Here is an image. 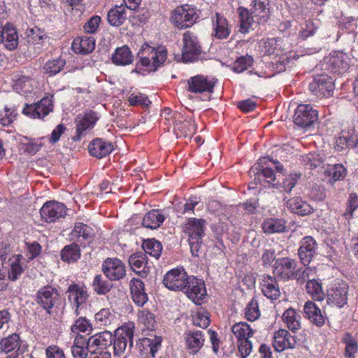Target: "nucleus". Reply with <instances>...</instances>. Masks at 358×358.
<instances>
[{
  "instance_id": "nucleus-1",
  "label": "nucleus",
  "mask_w": 358,
  "mask_h": 358,
  "mask_svg": "<svg viewBox=\"0 0 358 358\" xmlns=\"http://www.w3.org/2000/svg\"><path fill=\"white\" fill-rule=\"evenodd\" d=\"M163 283L170 290L182 291L195 304H201L206 294L204 282L194 276H188L183 268L168 271Z\"/></svg>"
},
{
  "instance_id": "nucleus-2",
  "label": "nucleus",
  "mask_w": 358,
  "mask_h": 358,
  "mask_svg": "<svg viewBox=\"0 0 358 358\" xmlns=\"http://www.w3.org/2000/svg\"><path fill=\"white\" fill-rule=\"evenodd\" d=\"M238 13L240 19L241 33H247L255 24L266 23L270 18L269 0H252L250 9L239 7Z\"/></svg>"
},
{
  "instance_id": "nucleus-3",
  "label": "nucleus",
  "mask_w": 358,
  "mask_h": 358,
  "mask_svg": "<svg viewBox=\"0 0 358 358\" xmlns=\"http://www.w3.org/2000/svg\"><path fill=\"white\" fill-rule=\"evenodd\" d=\"M141 65L149 68L150 71H155L160 67L167 58V51L165 47L159 46L157 48L144 43L138 53Z\"/></svg>"
},
{
  "instance_id": "nucleus-4",
  "label": "nucleus",
  "mask_w": 358,
  "mask_h": 358,
  "mask_svg": "<svg viewBox=\"0 0 358 358\" xmlns=\"http://www.w3.org/2000/svg\"><path fill=\"white\" fill-rule=\"evenodd\" d=\"M182 43L181 61L184 63L197 61L202 52L197 36L193 32L187 31L183 34Z\"/></svg>"
},
{
  "instance_id": "nucleus-5",
  "label": "nucleus",
  "mask_w": 358,
  "mask_h": 358,
  "mask_svg": "<svg viewBox=\"0 0 358 358\" xmlns=\"http://www.w3.org/2000/svg\"><path fill=\"white\" fill-rule=\"evenodd\" d=\"M113 350L115 356L122 355L128 343L130 348L133 346L134 331L129 327L122 326L117 328L113 334Z\"/></svg>"
},
{
  "instance_id": "nucleus-6",
  "label": "nucleus",
  "mask_w": 358,
  "mask_h": 358,
  "mask_svg": "<svg viewBox=\"0 0 358 358\" xmlns=\"http://www.w3.org/2000/svg\"><path fill=\"white\" fill-rule=\"evenodd\" d=\"M349 291L348 285L344 281L333 284L327 293V302L329 305L342 308L347 304Z\"/></svg>"
},
{
  "instance_id": "nucleus-7",
  "label": "nucleus",
  "mask_w": 358,
  "mask_h": 358,
  "mask_svg": "<svg viewBox=\"0 0 358 358\" xmlns=\"http://www.w3.org/2000/svg\"><path fill=\"white\" fill-rule=\"evenodd\" d=\"M197 18L195 10L187 4L177 7L171 15V21L179 29L192 26Z\"/></svg>"
},
{
  "instance_id": "nucleus-8",
  "label": "nucleus",
  "mask_w": 358,
  "mask_h": 358,
  "mask_svg": "<svg viewBox=\"0 0 358 358\" xmlns=\"http://www.w3.org/2000/svg\"><path fill=\"white\" fill-rule=\"evenodd\" d=\"M52 97L45 96L34 104H25L22 113L31 118H44L53 110Z\"/></svg>"
},
{
  "instance_id": "nucleus-9",
  "label": "nucleus",
  "mask_w": 358,
  "mask_h": 358,
  "mask_svg": "<svg viewBox=\"0 0 358 358\" xmlns=\"http://www.w3.org/2000/svg\"><path fill=\"white\" fill-rule=\"evenodd\" d=\"M293 119L296 125L308 128L317 120L318 112L310 104H300L295 110Z\"/></svg>"
},
{
  "instance_id": "nucleus-10",
  "label": "nucleus",
  "mask_w": 358,
  "mask_h": 358,
  "mask_svg": "<svg viewBox=\"0 0 358 358\" xmlns=\"http://www.w3.org/2000/svg\"><path fill=\"white\" fill-rule=\"evenodd\" d=\"M298 262L296 260L289 258H278L273 266V273L278 279L288 281L294 279Z\"/></svg>"
},
{
  "instance_id": "nucleus-11",
  "label": "nucleus",
  "mask_w": 358,
  "mask_h": 358,
  "mask_svg": "<svg viewBox=\"0 0 358 358\" xmlns=\"http://www.w3.org/2000/svg\"><path fill=\"white\" fill-rule=\"evenodd\" d=\"M310 90L317 97H327L334 90L333 80L328 75H318L310 83Z\"/></svg>"
},
{
  "instance_id": "nucleus-12",
  "label": "nucleus",
  "mask_w": 358,
  "mask_h": 358,
  "mask_svg": "<svg viewBox=\"0 0 358 358\" xmlns=\"http://www.w3.org/2000/svg\"><path fill=\"white\" fill-rule=\"evenodd\" d=\"M59 294L57 290L51 286H45L40 289L36 294V302L48 314H50V310L58 303Z\"/></svg>"
},
{
  "instance_id": "nucleus-13",
  "label": "nucleus",
  "mask_w": 358,
  "mask_h": 358,
  "mask_svg": "<svg viewBox=\"0 0 358 358\" xmlns=\"http://www.w3.org/2000/svg\"><path fill=\"white\" fill-rule=\"evenodd\" d=\"M41 218L47 222H52L64 217L66 214V206L59 202L47 201L40 210Z\"/></svg>"
},
{
  "instance_id": "nucleus-14",
  "label": "nucleus",
  "mask_w": 358,
  "mask_h": 358,
  "mask_svg": "<svg viewBox=\"0 0 358 358\" xmlns=\"http://www.w3.org/2000/svg\"><path fill=\"white\" fill-rule=\"evenodd\" d=\"M102 271L110 280H118L126 275L124 264L117 258H107L102 264Z\"/></svg>"
},
{
  "instance_id": "nucleus-15",
  "label": "nucleus",
  "mask_w": 358,
  "mask_h": 358,
  "mask_svg": "<svg viewBox=\"0 0 358 358\" xmlns=\"http://www.w3.org/2000/svg\"><path fill=\"white\" fill-rule=\"evenodd\" d=\"M267 159L266 157L259 159V162L257 165L252 166L250 173H253L255 176V180H261V177L264 178V180L273 187H278L280 185L279 180L277 179L274 171L271 168H264L262 164H266Z\"/></svg>"
},
{
  "instance_id": "nucleus-16",
  "label": "nucleus",
  "mask_w": 358,
  "mask_h": 358,
  "mask_svg": "<svg viewBox=\"0 0 358 358\" xmlns=\"http://www.w3.org/2000/svg\"><path fill=\"white\" fill-rule=\"evenodd\" d=\"M348 56L342 52H334L324 59L326 69L332 73H342L349 66Z\"/></svg>"
},
{
  "instance_id": "nucleus-17",
  "label": "nucleus",
  "mask_w": 358,
  "mask_h": 358,
  "mask_svg": "<svg viewBox=\"0 0 358 358\" xmlns=\"http://www.w3.org/2000/svg\"><path fill=\"white\" fill-rule=\"evenodd\" d=\"M296 344V337L286 329H280L274 333L273 346L275 351L282 352L286 349H294Z\"/></svg>"
},
{
  "instance_id": "nucleus-18",
  "label": "nucleus",
  "mask_w": 358,
  "mask_h": 358,
  "mask_svg": "<svg viewBox=\"0 0 358 358\" xmlns=\"http://www.w3.org/2000/svg\"><path fill=\"white\" fill-rule=\"evenodd\" d=\"M87 340L88 345L92 348L91 352L96 353V350H103L110 348L113 337L109 331H104L90 336Z\"/></svg>"
},
{
  "instance_id": "nucleus-19",
  "label": "nucleus",
  "mask_w": 358,
  "mask_h": 358,
  "mask_svg": "<svg viewBox=\"0 0 358 358\" xmlns=\"http://www.w3.org/2000/svg\"><path fill=\"white\" fill-rule=\"evenodd\" d=\"M358 144V133L354 128L343 129L336 140L335 148L338 151L353 148Z\"/></svg>"
},
{
  "instance_id": "nucleus-20",
  "label": "nucleus",
  "mask_w": 358,
  "mask_h": 358,
  "mask_svg": "<svg viewBox=\"0 0 358 358\" xmlns=\"http://www.w3.org/2000/svg\"><path fill=\"white\" fill-rule=\"evenodd\" d=\"M188 90L193 93L213 92L215 82L202 75L191 77L187 80Z\"/></svg>"
},
{
  "instance_id": "nucleus-21",
  "label": "nucleus",
  "mask_w": 358,
  "mask_h": 358,
  "mask_svg": "<svg viewBox=\"0 0 358 358\" xmlns=\"http://www.w3.org/2000/svg\"><path fill=\"white\" fill-rule=\"evenodd\" d=\"M317 243L311 236H306L302 239L301 245L298 250L301 262L306 266L311 262L316 253Z\"/></svg>"
},
{
  "instance_id": "nucleus-22",
  "label": "nucleus",
  "mask_w": 358,
  "mask_h": 358,
  "mask_svg": "<svg viewBox=\"0 0 358 358\" xmlns=\"http://www.w3.org/2000/svg\"><path fill=\"white\" fill-rule=\"evenodd\" d=\"M18 39L17 31L13 25L7 24L3 27H0V43H3L7 50L16 49Z\"/></svg>"
},
{
  "instance_id": "nucleus-23",
  "label": "nucleus",
  "mask_w": 358,
  "mask_h": 358,
  "mask_svg": "<svg viewBox=\"0 0 358 358\" xmlns=\"http://www.w3.org/2000/svg\"><path fill=\"white\" fill-rule=\"evenodd\" d=\"M277 277L264 275L262 278L261 288L264 295L271 299L276 300L280 295V290L277 282Z\"/></svg>"
},
{
  "instance_id": "nucleus-24",
  "label": "nucleus",
  "mask_w": 358,
  "mask_h": 358,
  "mask_svg": "<svg viewBox=\"0 0 358 358\" xmlns=\"http://www.w3.org/2000/svg\"><path fill=\"white\" fill-rule=\"evenodd\" d=\"M129 286L133 301L138 306H143L148 300L144 283L141 280L134 278L131 280Z\"/></svg>"
},
{
  "instance_id": "nucleus-25",
  "label": "nucleus",
  "mask_w": 358,
  "mask_h": 358,
  "mask_svg": "<svg viewBox=\"0 0 358 358\" xmlns=\"http://www.w3.org/2000/svg\"><path fill=\"white\" fill-rule=\"evenodd\" d=\"M98 117L94 111L90 110L86 113L83 117L77 121L76 125V135L73 137L74 141L80 140L87 129H89L94 126Z\"/></svg>"
},
{
  "instance_id": "nucleus-26",
  "label": "nucleus",
  "mask_w": 358,
  "mask_h": 358,
  "mask_svg": "<svg viewBox=\"0 0 358 358\" xmlns=\"http://www.w3.org/2000/svg\"><path fill=\"white\" fill-rule=\"evenodd\" d=\"M206 220L203 219L189 218L182 227L183 232L190 238H203Z\"/></svg>"
},
{
  "instance_id": "nucleus-27",
  "label": "nucleus",
  "mask_w": 358,
  "mask_h": 358,
  "mask_svg": "<svg viewBox=\"0 0 358 358\" xmlns=\"http://www.w3.org/2000/svg\"><path fill=\"white\" fill-rule=\"evenodd\" d=\"M92 236L93 229L81 222L76 223L74 229L71 233V238L83 247H85L86 241L91 239Z\"/></svg>"
},
{
  "instance_id": "nucleus-28",
  "label": "nucleus",
  "mask_w": 358,
  "mask_h": 358,
  "mask_svg": "<svg viewBox=\"0 0 358 358\" xmlns=\"http://www.w3.org/2000/svg\"><path fill=\"white\" fill-rule=\"evenodd\" d=\"M212 21L213 24V36L220 40L227 38L231 33L227 20L222 15L216 13L215 17L212 18Z\"/></svg>"
},
{
  "instance_id": "nucleus-29",
  "label": "nucleus",
  "mask_w": 358,
  "mask_h": 358,
  "mask_svg": "<svg viewBox=\"0 0 358 358\" xmlns=\"http://www.w3.org/2000/svg\"><path fill=\"white\" fill-rule=\"evenodd\" d=\"M71 48L76 53L87 55L95 48V38L87 36L77 37L73 40Z\"/></svg>"
},
{
  "instance_id": "nucleus-30",
  "label": "nucleus",
  "mask_w": 358,
  "mask_h": 358,
  "mask_svg": "<svg viewBox=\"0 0 358 358\" xmlns=\"http://www.w3.org/2000/svg\"><path fill=\"white\" fill-rule=\"evenodd\" d=\"M88 149L91 155L101 159L111 152L113 145L102 138H96L90 143Z\"/></svg>"
},
{
  "instance_id": "nucleus-31",
  "label": "nucleus",
  "mask_w": 358,
  "mask_h": 358,
  "mask_svg": "<svg viewBox=\"0 0 358 358\" xmlns=\"http://www.w3.org/2000/svg\"><path fill=\"white\" fill-rule=\"evenodd\" d=\"M185 339L187 348L192 354L197 353L205 341L201 331H187L185 333Z\"/></svg>"
},
{
  "instance_id": "nucleus-32",
  "label": "nucleus",
  "mask_w": 358,
  "mask_h": 358,
  "mask_svg": "<svg viewBox=\"0 0 358 358\" xmlns=\"http://www.w3.org/2000/svg\"><path fill=\"white\" fill-rule=\"evenodd\" d=\"M303 310L313 324L320 327L324 324L326 317L313 301H307L304 305Z\"/></svg>"
},
{
  "instance_id": "nucleus-33",
  "label": "nucleus",
  "mask_w": 358,
  "mask_h": 358,
  "mask_svg": "<svg viewBox=\"0 0 358 358\" xmlns=\"http://www.w3.org/2000/svg\"><path fill=\"white\" fill-rule=\"evenodd\" d=\"M286 206L292 213L301 216L308 215L313 211V208L309 203L298 196L288 199Z\"/></svg>"
},
{
  "instance_id": "nucleus-34",
  "label": "nucleus",
  "mask_w": 358,
  "mask_h": 358,
  "mask_svg": "<svg viewBox=\"0 0 358 358\" xmlns=\"http://www.w3.org/2000/svg\"><path fill=\"white\" fill-rule=\"evenodd\" d=\"M69 294V299L76 306L75 313L79 315L78 308L84 303L87 299V292L76 284L71 285L66 292Z\"/></svg>"
},
{
  "instance_id": "nucleus-35",
  "label": "nucleus",
  "mask_w": 358,
  "mask_h": 358,
  "mask_svg": "<svg viewBox=\"0 0 358 358\" xmlns=\"http://www.w3.org/2000/svg\"><path fill=\"white\" fill-rule=\"evenodd\" d=\"M134 55L127 45L116 48L111 57L113 64L117 66H126L131 64L134 61Z\"/></svg>"
},
{
  "instance_id": "nucleus-36",
  "label": "nucleus",
  "mask_w": 358,
  "mask_h": 358,
  "mask_svg": "<svg viewBox=\"0 0 358 358\" xmlns=\"http://www.w3.org/2000/svg\"><path fill=\"white\" fill-rule=\"evenodd\" d=\"M92 348L88 345V340L83 336H77L71 346V353L74 358H87Z\"/></svg>"
},
{
  "instance_id": "nucleus-37",
  "label": "nucleus",
  "mask_w": 358,
  "mask_h": 358,
  "mask_svg": "<svg viewBox=\"0 0 358 358\" xmlns=\"http://www.w3.org/2000/svg\"><path fill=\"white\" fill-rule=\"evenodd\" d=\"M127 19L126 8L123 4L115 6L110 9L107 14L108 23L113 27L121 26Z\"/></svg>"
},
{
  "instance_id": "nucleus-38",
  "label": "nucleus",
  "mask_w": 358,
  "mask_h": 358,
  "mask_svg": "<svg viewBox=\"0 0 358 358\" xmlns=\"http://www.w3.org/2000/svg\"><path fill=\"white\" fill-rule=\"evenodd\" d=\"M164 220V215L159 210L155 209L145 214L142 224L144 227L155 229L160 227Z\"/></svg>"
},
{
  "instance_id": "nucleus-39",
  "label": "nucleus",
  "mask_w": 358,
  "mask_h": 358,
  "mask_svg": "<svg viewBox=\"0 0 358 358\" xmlns=\"http://www.w3.org/2000/svg\"><path fill=\"white\" fill-rule=\"evenodd\" d=\"M20 149L24 153L34 155L37 153L43 146L42 143H39L38 140L27 136H22L20 139Z\"/></svg>"
},
{
  "instance_id": "nucleus-40",
  "label": "nucleus",
  "mask_w": 358,
  "mask_h": 358,
  "mask_svg": "<svg viewBox=\"0 0 358 358\" xmlns=\"http://www.w3.org/2000/svg\"><path fill=\"white\" fill-rule=\"evenodd\" d=\"M262 228L266 234L284 232L286 228L285 222L280 219L269 218L264 220Z\"/></svg>"
},
{
  "instance_id": "nucleus-41",
  "label": "nucleus",
  "mask_w": 358,
  "mask_h": 358,
  "mask_svg": "<svg viewBox=\"0 0 358 358\" xmlns=\"http://www.w3.org/2000/svg\"><path fill=\"white\" fill-rule=\"evenodd\" d=\"M80 244L73 242L65 246L61 252V258L64 262H75L80 257Z\"/></svg>"
},
{
  "instance_id": "nucleus-42",
  "label": "nucleus",
  "mask_w": 358,
  "mask_h": 358,
  "mask_svg": "<svg viewBox=\"0 0 358 358\" xmlns=\"http://www.w3.org/2000/svg\"><path fill=\"white\" fill-rule=\"evenodd\" d=\"M231 331L238 341L249 339L254 334V331L246 322H238L231 327Z\"/></svg>"
},
{
  "instance_id": "nucleus-43",
  "label": "nucleus",
  "mask_w": 358,
  "mask_h": 358,
  "mask_svg": "<svg viewBox=\"0 0 358 358\" xmlns=\"http://www.w3.org/2000/svg\"><path fill=\"white\" fill-rule=\"evenodd\" d=\"M20 336L13 334L0 341V352L8 354L20 346Z\"/></svg>"
},
{
  "instance_id": "nucleus-44",
  "label": "nucleus",
  "mask_w": 358,
  "mask_h": 358,
  "mask_svg": "<svg viewBox=\"0 0 358 358\" xmlns=\"http://www.w3.org/2000/svg\"><path fill=\"white\" fill-rule=\"evenodd\" d=\"M283 320L287 327L293 332H295L301 328L299 321L300 315L293 308H289L285 311L282 315Z\"/></svg>"
},
{
  "instance_id": "nucleus-45",
  "label": "nucleus",
  "mask_w": 358,
  "mask_h": 358,
  "mask_svg": "<svg viewBox=\"0 0 358 358\" xmlns=\"http://www.w3.org/2000/svg\"><path fill=\"white\" fill-rule=\"evenodd\" d=\"M22 258V255H14L12 257L9 258L8 265L9 270L8 272V279L12 281H15L17 280L18 277L22 274L23 269L20 264V259Z\"/></svg>"
},
{
  "instance_id": "nucleus-46",
  "label": "nucleus",
  "mask_w": 358,
  "mask_h": 358,
  "mask_svg": "<svg viewBox=\"0 0 358 358\" xmlns=\"http://www.w3.org/2000/svg\"><path fill=\"white\" fill-rule=\"evenodd\" d=\"M306 289L307 293L316 301H322L325 297V293L322 289V285L317 280L312 279L306 282Z\"/></svg>"
},
{
  "instance_id": "nucleus-47",
  "label": "nucleus",
  "mask_w": 358,
  "mask_h": 358,
  "mask_svg": "<svg viewBox=\"0 0 358 358\" xmlns=\"http://www.w3.org/2000/svg\"><path fill=\"white\" fill-rule=\"evenodd\" d=\"M25 38L29 43L42 44L44 39L47 38V36L44 30L35 27L27 30L25 33Z\"/></svg>"
},
{
  "instance_id": "nucleus-48",
  "label": "nucleus",
  "mask_w": 358,
  "mask_h": 358,
  "mask_svg": "<svg viewBox=\"0 0 358 358\" xmlns=\"http://www.w3.org/2000/svg\"><path fill=\"white\" fill-rule=\"evenodd\" d=\"M174 129L178 137L190 136L196 129L194 122L189 120H184L182 122H176Z\"/></svg>"
},
{
  "instance_id": "nucleus-49",
  "label": "nucleus",
  "mask_w": 358,
  "mask_h": 358,
  "mask_svg": "<svg viewBox=\"0 0 358 358\" xmlns=\"http://www.w3.org/2000/svg\"><path fill=\"white\" fill-rule=\"evenodd\" d=\"M143 248L150 256L159 259L162 254V245L155 239H148L143 242Z\"/></svg>"
},
{
  "instance_id": "nucleus-50",
  "label": "nucleus",
  "mask_w": 358,
  "mask_h": 358,
  "mask_svg": "<svg viewBox=\"0 0 358 358\" xmlns=\"http://www.w3.org/2000/svg\"><path fill=\"white\" fill-rule=\"evenodd\" d=\"M66 65V60L61 57L48 61L43 69L45 72L50 76H55L59 73Z\"/></svg>"
},
{
  "instance_id": "nucleus-51",
  "label": "nucleus",
  "mask_w": 358,
  "mask_h": 358,
  "mask_svg": "<svg viewBox=\"0 0 358 358\" xmlns=\"http://www.w3.org/2000/svg\"><path fill=\"white\" fill-rule=\"evenodd\" d=\"M327 173L329 176V182L334 183L344 179L346 175V170L342 164H336L330 166L327 171Z\"/></svg>"
},
{
  "instance_id": "nucleus-52",
  "label": "nucleus",
  "mask_w": 358,
  "mask_h": 358,
  "mask_svg": "<svg viewBox=\"0 0 358 358\" xmlns=\"http://www.w3.org/2000/svg\"><path fill=\"white\" fill-rule=\"evenodd\" d=\"M320 22L318 20H306L305 23L302 24L300 30V35L303 38H307L309 36H314L318 31L320 27Z\"/></svg>"
},
{
  "instance_id": "nucleus-53",
  "label": "nucleus",
  "mask_w": 358,
  "mask_h": 358,
  "mask_svg": "<svg viewBox=\"0 0 358 358\" xmlns=\"http://www.w3.org/2000/svg\"><path fill=\"white\" fill-rule=\"evenodd\" d=\"M145 255L142 252L132 254L129 259V263L131 268L136 273H141L145 267Z\"/></svg>"
},
{
  "instance_id": "nucleus-54",
  "label": "nucleus",
  "mask_w": 358,
  "mask_h": 358,
  "mask_svg": "<svg viewBox=\"0 0 358 358\" xmlns=\"http://www.w3.org/2000/svg\"><path fill=\"white\" fill-rule=\"evenodd\" d=\"M92 331V326L90 321L84 317H80L76 320L71 327V331L74 334L87 333L90 334Z\"/></svg>"
},
{
  "instance_id": "nucleus-55",
  "label": "nucleus",
  "mask_w": 358,
  "mask_h": 358,
  "mask_svg": "<svg viewBox=\"0 0 358 358\" xmlns=\"http://www.w3.org/2000/svg\"><path fill=\"white\" fill-rule=\"evenodd\" d=\"M358 209V195L356 193H350L348 201L345 212L343 213V217L350 220L353 217L354 213Z\"/></svg>"
},
{
  "instance_id": "nucleus-56",
  "label": "nucleus",
  "mask_w": 358,
  "mask_h": 358,
  "mask_svg": "<svg viewBox=\"0 0 358 358\" xmlns=\"http://www.w3.org/2000/svg\"><path fill=\"white\" fill-rule=\"evenodd\" d=\"M301 161L308 169H313L320 166L323 162V159L317 153L310 152L307 155H302Z\"/></svg>"
},
{
  "instance_id": "nucleus-57",
  "label": "nucleus",
  "mask_w": 358,
  "mask_h": 358,
  "mask_svg": "<svg viewBox=\"0 0 358 358\" xmlns=\"http://www.w3.org/2000/svg\"><path fill=\"white\" fill-rule=\"evenodd\" d=\"M260 310L257 301L252 299L245 309V318L251 322L257 320L260 317Z\"/></svg>"
},
{
  "instance_id": "nucleus-58",
  "label": "nucleus",
  "mask_w": 358,
  "mask_h": 358,
  "mask_svg": "<svg viewBox=\"0 0 358 358\" xmlns=\"http://www.w3.org/2000/svg\"><path fill=\"white\" fill-rule=\"evenodd\" d=\"M93 287L97 294H106L110 290L112 285L108 280H103L101 275H96L93 281Z\"/></svg>"
},
{
  "instance_id": "nucleus-59",
  "label": "nucleus",
  "mask_w": 358,
  "mask_h": 358,
  "mask_svg": "<svg viewBox=\"0 0 358 358\" xmlns=\"http://www.w3.org/2000/svg\"><path fill=\"white\" fill-rule=\"evenodd\" d=\"M314 270L310 267L299 268H296L294 279H295L298 284L302 285L305 282L311 280V277L314 275Z\"/></svg>"
},
{
  "instance_id": "nucleus-60",
  "label": "nucleus",
  "mask_w": 358,
  "mask_h": 358,
  "mask_svg": "<svg viewBox=\"0 0 358 358\" xmlns=\"http://www.w3.org/2000/svg\"><path fill=\"white\" fill-rule=\"evenodd\" d=\"M253 63V58L250 55L238 57L233 64V70L236 73H242Z\"/></svg>"
},
{
  "instance_id": "nucleus-61",
  "label": "nucleus",
  "mask_w": 358,
  "mask_h": 358,
  "mask_svg": "<svg viewBox=\"0 0 358 358\" xmlns=\"http://www.w3.org/2000/svg\"><path fill=\"white\" fill-rule=\"evenodd\" d=\"M113 319L114 315L110 313L108 308H103L95 315V320L101 326L110 324Z\"/></svg>"
},
{
  "instance_id": "nucleus-62",
  "label": "nucleus",
  "mask_w": 358,
  "mask_h": 358,
  "mask_svg": "<svg viewBox=\"0 0 358 358\" xmlns=\"http://www.w3.org/2000/svg\"><path fill=\"white\" fill-rule=\"evenodd\" d=\"M210 322L209 314L204 310L199 311L192 316L193 324L203 329L207 328Z\"/></svg>"
},
{
  "instance_id": "nucleus-63",
  "label": "nucleus",
  "mask_w": 358,
  "mask_h": 358,
  "mask_svg": "<svg viewBox=\"0 0 358 358\" xmlns=\"http://www.w3.org/2000/svg\"><path fill=\"white\" fill-rule=\"evenodd\" d=\"M139 320L150 330H153L156 325L155 316L150 312L143 310L139 313Z\"/></svg>"
},
{
  "instance_id": "nucleus-64",
  "label": "nucleus",
  "mask_w": 358,
  "mask_h": 358,
  "mask_svg": "<svg viewBox=\"0 0 358 358\" xmlns=\"http://www.w3.org/2000/svg\"><path fill=\"white\" fill-rule=\"evenodd\" d=\"M151 16L150 12L144 8L136 9L131 16V22L134 24H144Z\"/></svg>"
}]
</instances>
